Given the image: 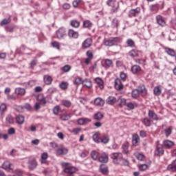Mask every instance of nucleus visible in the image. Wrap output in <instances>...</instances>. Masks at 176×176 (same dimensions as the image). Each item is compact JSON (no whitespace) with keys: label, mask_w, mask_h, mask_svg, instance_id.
<instances>
[{"label":"nucleus","mask_w":176,"mask_h":176,"mask_svg":"<svg viewBox=\"0 0 176 176\" xmlns=\"http://www.w3.org/2000/svg\"><path fill=\"white\" fill-rule=\"evenodd\" d=\"M138 168L140 171H145V170L148 169V164H140L139 165Z\"/></svg>","instance_id":"obj_59"},{"label":"nucleus","mask_w":176,"mask_h":176,"mask_svg":"<svg viewBox=\"0 0 176 176\" xmlns=\"http://www.w3.org/2000/svg\"><path fill=\"white\" fill-rule=\"evenodd\" d=\"M129 56H130V57H138V56H139L138 50H132L129 51Z\"/></svg>","instance_id":"obj_47"},{"label":"nucleus","mask_w":176,"mask_h":176,"mask_svg":"<svg viewBox=\"0 0 176 176\" xmlns=\"http://www.w3.org/2000/svg\"><path fill=\"white\" fill-rule=\"evenodd\" d=\"M6 109H8L6 104L2 103L0 105V113H2L3 112H6Z\"/></svg>","instance_id":"obj_61"},{"label":"nucleus","mask_w":176,"mask_h":176,"mask_svg":"<svg viewBox=\"0 0 176 176\" xmlns=\"http://www.w3.org/2000/svg\"><path fill=\"white\" fill-rule=\"evenodd\" d=\"M72 116V115H71L70 113L63 114V115L60 116V120H63V122L69 120V119H71Z\"/></svg>","instance_id":"obj_49"},{"label":"nucleus","mask_w":176,"mask_h":176,"mask_svg":"<svg viewBox=\"0 0 176 176\" xmlns=\"http://www.w3.org/2000/svg\"><path fill=\"white\" fill-rule=\"evenodd\" d=\"M82 86L87 87L88 89H91L93 84L91 80L85 78V80H82Z\"/></svg>","instance_id":"obj_22"},{"label":"nucleus","mask_w":176,"mask_h":176,"mask_svg":"<svg viewBox=\"0 0 176 176\" xmlns=\"http://www.w3.org/2000/svg\"><path fill=\"white\" fill-rule=\"evenodd\" d=\"M57 155H67L68 153V149L65 147H61L56 150Z\"/></svg>","instance_id":"obj_26"},{"label":"nucleus","mask_w":176,"mask_h":176,"mask_svg":"<svg viewBox=\"0 0 176 176\" xmlns=\"http://www.w3.org/2000/svg\"><path fill=\"white\" fill-rule=\"evenodd\" d=\"M122 153L124 155H129V153H130V151H129V143H125L122 144Z\"/></svg>","instance_id":"obj_36"},{"label":"nucleus","mask_w":176,"mask_h":176,"mask_svg":"<svg viewBox=\"0 0 176 176\" xmlns=\"http://www.w3.org/2000/svg\"><path fill=\"white\" fill-rule=\"evenodd\" d=\"M142 123L145 126V127H151L153 121L149 118V117H145L142 120Z\"/></svg>","instance_id":"obj_11"},{"label":"nucleus","mask_w":176,"mask_h":176,"mask_svg":"<svg viewBox=\"0 0 176 176\" xmlns=\"http://www.w3.org/2000/svg\"><path fill=\"white\" fill-rule=\"evenodd\" d=\"M114 87L116 90H122L123 89V84L119 78L115 80Z\"/></svg>","instance_id":"obj_17"},{"label":"nucleus","mask_w":176,"mask_h":176,"mask_svg":"<svg viewBox=\"0 0 176 176\" xmlns=\"http://www.w3.org/2000/svg\"><path fill=\"white\" fill-rule=\"evenodd\" d=\"M82 129L80 128H74L72 130H70L69 132L72 134H74V135H78V134H79V133H80Z\"/></svg>","instance_id":"obj_55"},{"label":"nucleus","mask_w":176,"mask_h":176,"mask_svg":"<svg viewBox=\"0 0 176 176\" xmlns=\"http://www.w3.org/2000/svg\"><path fill=\"white\" fill-rule=\"evenodd\" d=\"M60 69L63 72H69V71H71V66H69V65H66L63 66Z\"/></svg>","instance_id":"obj_60"},{"label":"nucleus","mask_w":176,"mask_h":176,"mask_svg":"<svg viewBox=\"0 0 176 176\" xmlns=\"http://www.w3.org/2000/svg\"><path fill=\"white\" fill-rule=\"evenodd\" d=\"M154 95L159 96L162 94V87L160 86H156L153 89Z\"/></svg>","instance_id":"obj_38"},{"label":"nucleus","mask_w":176,"mask_h":176,"mask_svg":"<svg viewBox=\"0 0 176 176\" xmlns=\"http://www.w3.org/2000/svg\"><path fill=\"white\" fill-rule=\"evenodd\" d=\"M160 6L159 4H153L150 6V10L151 12H153L154 13H157L159 12Z\"/></svg>","instance_id":"obj_35"},{"label":"nucleus","mask_w":176,"mask_h":176,"mask_svg":"<svg viewBox=\"0 0 176 176\" xmlns=\"http://www.w3.org/2000/svg\"><path fill=\"white\" fill-rule=\"evenodd\" d=\"M83 80L80 77H77L74 80V84L76 85V86H79V85H82Z\"/></svg>","instance_id":"obj_51"},{"label":"nucleus","mask_w":176,"mask_h":176,"mask_svg":"<svg viewBox=\"0 0 176 176\" xmlns=\"http://www.w3.org/2000/svg\"><path fill=\"white\" fill-rule=\"evenodd\" d=\"M78 171V168L74 166L66 167L64 169V172L66 174H75Z\"/></svg>","instance_id":"obj_15"},{"label":"nucleus","mask_w":176,"mask_h":176,"mask_svg":"<svg viewBox=\"0 0 176 176\" xmlns=\"http://www.w3.org/2000/svg\"><path fill=\"white\" fill-rule=\"evenodd\" d=\"M99 170L102 174L104 175H107L109 173V170H108V166L104 165V164H100Z\"/></svg>","instance_id":"obj_20"},{"label":"nucleus","mask_w":176,"mask_h":176,"mask_svg":"<svg viewBox=\"0 0 176 176\" xmlns=\"http://www.w3.org/2000/svg\"><path fill=\"white\" fill-rule=\"evenodd\" d=\"M93 45V39L87 38L82 43V49H89Z\"/></svg>","instance_id":"obj_8"},{"label":"nucleus","mask_w":176,"mask_h":176,"mask_svg":"<svg viewBox=\"0 0 176 176\" xmlns=\"http://www.w3.org/2000/svg\"><path fill=\"white\" fill-rule=\"evenodd\" d=\"M126 45L129 47H135V43H134V41L131 38H129L126 41Z\"/></svg>","instance_id":"obj_53"},{"label":"nucleus","mask_w":176,"mask_h":176,"mask_svg":"<svg viewBox=\"0 0 176 176\" xmlns=\"http://www.w3.org/2000/svg\"><path fill=\"white\" fill-rule=\"evenodd\" d=\"M86 56H87V58H90L91 60H93V58H94V55L93 54V52L91 51H87Z\"/></svg>","instance_id":"obj_63"},{"label":"nucleus","mask_w":176,"mask_h":176,"mask_svg":"<svg viewBox=\"0 0 176 176\" xmlns=\"http://www.w3.org/2000/svg\"><path fill=\"white\" fill-rule=\"evenodd\" d=\"M119 25H120V21H119L118 18L113 19L111 21V27L118 30V28H119Z\"/></svg>","instance_id":"obj_19"},{"label":"nucleus","mask_w":176,"mask_h":176,"mask_svg":"<svg viewBox=\"0 0 176 176\" xmlns=\"http://www.w3.org/2000/svg\"><path fill=\"white\" fill-rule=\"evenodd\" d=\"M104 103L105 102L101 98H96L94 100V104L97 105V107H102Z\"/></svg>","instance_id":"obj_29"},{"label":"nucleus","mask_w":176,"mask_h":176,"mask_svg":"<svg viewBox=\"0 0 176 176\" xmlns=\"http://www.w3.org/2000/svg\"><path fill=\"white\" fill-rule=\"evenodd\" d=\"M37 100L40 101V102H41V104H43V105H45L47 102L46 98H45L43 94H41L37 96Z\"/></svg>","instance_id":"obj_39"},{"label":"nucleus","mask_w":176,"mask_h":176,"mask_svg":"<svg viewBox=\"0 0 176 176\" xmlns=\"http://www.w3.org/2000/svg\"><path fill=\"white\" fill-rule=\"evenodd\" d=\"M109 136L108 135H104L102 138H100V142H102V144H108V142H109Z\"/></svg>","instance_id":"obj_54"},{"label":"nucleus","mask_w":176,"mask_h":176,"mask_svg":"<svg viewBox=\"0 0 176 176\" xmlns=\"http://www.w3.org/2000/svg\"><path fill=\"white\" fill-rule=\"evenodd\" d=\"M51 45L52 47H54V49H56L57 50H60V43L57 41H54L51 43Z\"/></svg>","instance_id":"obj_58"},{"label":"nucleus","mask_w":176,"mask_h":176,"mask_svg":"<svg viewBox=\"0 0 176 176\" xmlns=\"http://www.w3.org/2000/svg\"><path fill=\"white\" fill-rule=\"evenodd\" d=\"M110 157L113 160V164L118 166L120 164V162L123 160V154L122 153H113L110 155Z\"/></svg>","instance_id":"obj_3"},{"label":"nucleus","mask_w":176,"mask_h":176,"mask_svg":"<svg viewBox=\"0 0 176 176\" xmlns=\"http://www.w3.org/2000/svg\"><path fill=\"white\" fill-rule=\"evenodd\" d=\"M13 109H14V111H16V112H19V113H23V112H24L23 106L14 105Z\"/></svg>","instance_id":"obj_45"},{"label":"nucleus","mask_w":176,"mask_h":176,"mask_svg":"<svg viewBox=\"0 0 176 176\" xmlns=\"http://www.w3.org/2000/svg\"><path fill=\"white\" fill-rule=\"evenodd\" d=\"M156 22L157 23L160 25V27H165L166 25V21L162 15H157L156 17Z\"/></svg>","instance_id":"obj_12"},{"label":"nucleus","mask_w":176,"mask_h":176,"mask_svg":"<svg viewBox=\"0 0 176 176\" xmlns=\"http://www.w3.org/2000/svg\"><path fill=\"white\" fill-rule=\"evenodd\" d=\"M138 90L139 91V94H142V96L144 97L148 94V89H146V87L144 85H140L138 87Z\"/></svg>","instance_id":"obj_13"},{"label":"nucleus","mask_w":176,"mask_h":176,"mask_svg":"<svg viewBox=\"0 0 176 176\" xmlns=\"http://www.w3.org/2000/svg\"><path fill=\"white\" fill-rule=\"evenodd\" d=\"M6 121L8 124H13V123H14L13 116H12L11 115H8L6 116Z\"/></svg>","instance_id":"obj_50"},{"label":"nucleus","mask_w":176,"mask_h":176,"mask_svg":"<svg viewBox=\"0 0 176 176\" xmlns=\"http://www.w3.org/2000/svg\"><path fill=\"white\" fill-rule=\"evenodd\" d=\"M66 34L67 32L64 28H60L56 31V36L58 39H63Z\"/></svg>","instance_id":"obj_9"},{"label":"nucleus","mask_w":176,"mask_h":176,"mask_svg":"<svg viewBox=\"0 0 176 176\" xmlns=\"http://www.w3.org/2000/svg\"><path fill=\"white\" fill-rule=\"evenodd\" d=\"M12 22V19L9 17L8 19H4L0 22L1 27H3V25H8V24H10Z\"/></svg>","instance_id":"obj_37"},{"label":"nucleus","mask_w":176,"mask_h":176,"mask_svg":"<svg viewBox=\"0 0 176 176\" xmlns=\"http://www.w3.org/2000/svg\"><path fill=\"white\" fill-rule=\"evenodd\" d=\"M68 86H69V84L68 83V82H65V81L61 82L59 85V87L62 90H67V89H68Z\"/></svg>","instance_id":"obj_44"},{"label":"nucleus","mask_w":176,"mask_h":176,"mask_svg":"<svg viewBox=\"0 0 176 176\" xmlns=\"http://www.w3.org/2000/svg\"><path fill=\"white\" fill-rule=\"evenodd\" d=\"M122 42L120 37H111L104 41V46L111 47V46H118V43Z\"/></svg>","instance_id":"obj_2"},{"label":"nucleus","mask_w":176,"mask_h":176,"mask_svg":"<svg viewBox=\"0 0 176 176\" xmlns=\"http://www.w3.org/2000/svg\"><path fill=\"white\" fill-rule=\"evenodd\" d=\"M43 80L45 85H52V82H53V78L49 75H45L44 76Z\"/></svg>","instance_id":"obj_28"},{"label":"nucleus","mask_w":176,"mask_h":176,"mask_svg":"<svg viewBox=\"0 0 176 176\" xmlns=\"http://www.w3.org/2000/svg\"><path fill=\"white\" fill-rule=\"evenodd\" d=\"M68 36L69 38H73L74 39H78L79 37V33L75 32V30L70 29L68 31Z\"/></svg>","instance_id":"obj_16"},{"label":"nucleus","mask_w":176,"mask_h":176,"mask_svg":"<svg viewBox=\"0 0 176 176\" xmlns=\"http://www.w3.org/2000/svg\"><path fill=\"white\" fill-rule=\"evenodd\" d=\"M164 133H165L166 138H168V137H170V135H171V134L173 133V126H169V127L166 128L164 130Z\"/></svg>","instance_id":"obj_41"},{"label":"nucleus","mask_w":176,"mask_h":176,"mask_svg":"<svg viewBox=\"0 0 176 176\" xmlns=\"http://www.w3.org/2000/svg\"><path fill=\"white\" fill-rule=\"evenodd\" d=\"M155 156H163L164 155V149H163V145L158 144L154 152Z\"/></svg>","instance_id":"obj_6"},{"label":"nucleus","mask_w":176,"mask_h":176,"mask_svg":"<svg viewBox=\"0 0 176 176\" xmlns=\"http://www.w3.org/2000/svg\"><path fill=\"white\" fill-rule=\"evenodd\" d=\"M47 157H49V155L47 153H43L41 154V163L42 164H45L46 163V160H47Z\"/></svg>","instance_id":"obj_48"},{"label":"nucleus","mask_w":176,"mask_h":176,"mask_svg":"<svg viewBox=\"0 0 176 176\" xmlns=\"http://www.w3.org/2000/svg\"><path fill=\"white\" fill-rule=\"evenodd\" d=\"M106 5L110 8L111 13H118L120 9V5L118 0H107Z\"/></svg>","instance_id":"obj_1"},{"label":"nucleus","mask_w":176,"mask_h":176,"mask_svg":"<svg viewBox=\"0 0 176 176\" xmlns=\"http://www.w3.org/2000/svg\"><path fill=\"white\" fill-rule=\"evenodd\" d=\"M104 118V115L101 112H98L94 115V120H102Z\"/></svg>","instance_id":"obj_42"},{"label":"nucleus","mask_w":176,"mask_h":176,"mask_svg":"<svg viewBox=\"0 0 176 176\" xmlns=\"http://www.w3.org/2000/svg\"><path fill=\"white\" fill-rule=\"evenodd\" d=\"M141 13V8L138 7L135 9H131L129 10V16L130 17H138Z\"/></svg>","instance_id":"obj_5"},{"label":"nucleus","mask_w":176,"mask_h":176,"mask_svg":"<svg viewBox=\"0 0 176 176\" xmlns=\"http://www.w3.org/2000/svg\"><path fill=\"white\" fill-rule=\"evenodd\" d=\"M70 25L74 28H79L80 26V22L78 21V20H72L70 21Z\"/></svg>","instance_id":"obj_40"},{"label":"nucleus","mask_w":176,"mask_h":176,"mask_svg":"<svg viewBox=\"0 0 176 176\" xmlns=\"http://www.w3.org/2000/svg\"><path fill=\"white\" fill-rule=\"evenodd\" d=\"M30 65V68L34 69L35 65H36V59L32 60Z\"/></svg>","instance_id":"obj_64"},{"label":"nucleus","mask_w":176,"mask_h":176,"mask_svg":"<svg viewBox=\"0 0 176 176\" xmlns=\"http://www.w3.org/2000/svg\"><path fill=\"white\" fill-rule=\"evenodd\" d=\"M60 104L63 105V107H65V108H69L71 105H72V103L71 102V100H62L60 101Z\"/></svg>","instance_id":"obj_30"},{"label":"nucleus","mask_w":176,"mask_h":176,"mask_svg":"<svg viewBox=\"0 0 176 176\" xmlns=\"http://www.w3.org/2000/svg\"><path fill=\"white\" fill-rule=\"evenodd\" d=\"M58 112H60V106L56 105L53 108V113L54 115H58Z\"/></svg>","instance_id":"obj_62"},{"label":"nucleus","mask_w":176,"mask_h":176,"mask_svg":"<svg viewBox=\"0 0 176 176\" xmlns=\"http://www.w3.org/2000/svg\"><path fill=\"white\" fill-rule=\"evenodd\" d=\"M91 157L93 160H98V157H100V153L96 151H93L91 153Z\"/></svg>","instance_id":"obj_43"},{"label":"nucleus","mask_w":176,"mask_h":176,"mask_svg":"<svg viewBox=\"0 0 176 176\" xmlns=\"http://www.w3.org/2000/svg\"><path fill=\"white\" fill-rule=\"evenodd\" d=\"M91 120L90 118H82L78 120V124L80 126H85V124H87V123H90Z\"/></svg>","instance_id":"obj_14"},{"label":"nucleus","mask_w":176,"mask_h":176,"mask_svg":"<svg viewBox=\"0 0 176 176\" xmlns=\"http://www.w3.org/2000/svg\"><path fill=\"white\" fill-rule=\"evenodd\" d=\"M168 170H172V171H176V159L169 164L167 167Z\"/></svg>","instance_id":"obj_46"},{"label":"nucleus","mask_w":176,"mask_h":176,"mask_svg":"<svg viewBox=\"0 0 176 176\" xmlns=\"http://www.w3.org/2000/svg\"><path fill=\"white\" fill-rule=\"evenodd\" d=\"M98 162L102 163V164H107L109 161V157H108V154L106 153H102L98 157Z\"/></svg>","instance_id":"obj_7"},{"label":"nucleus","mask_w":176,"mask_h":176,"mask_svg":"<svg viewBox=\"0 0 176 176\" xmlns=\"http://www.w3.org/2000/svg\"><path fill=\"white\" fill-rule=\"evenodd\" d=\"M148 117L153 121L155 120L156 122H157V120H160V118H159V116H157V114H156V113H155L153 110H148Z\"/></svg>","instance_id":"obj_10"},{"label":"nucleus","mask_w":176,"mask_h":176,"mask_svg":"<svg viewBox=\"0 0 176 176\" xmlns=\"http://www.w3.org/2000/svg\"><path fill=\"white\" fill-rule=\"evenodd\" d=\"M11 166L12 164H10L9 161H6L3 164V168H4V170H11Z\"/></svg>","instance_id":"obj_52"},{"label":"nucleus","mask_w":176,"mask_h":176,"mask_svg":"<svg viewBox=\"0 0 176 176\" xmlns=\"http://www.w3.org/2000/svg\"><path fill=\"white\" fill-rule=\"evenodd\" d=\"M140 96V92L138 89H133L131 92V96L133 98H137Z\"/></svg>","instance_id":"obj_57"},{"label":"nucleus","mask_w":176,"mask_h":176,"mask_svg":"<svg viewBox=\"0 0 176 176\" xmlns=\"http://www.w3.org/2000/svg\"><path fill=\"white\" fill-rule=\"evenodd\" d=\"M133 156H135V157H136V159L138 160H140V162H143V160H145L144 155L140 152L134 153Z\"/></svg>","instance_id":"obj_25"},{"label":"nucleus","mask_w":176,"mask_h":176,"mask_svg":"<svg viewBox=\"0 0 176 176\" xmlns=\"http://www.w3.org/2000/svg\"><path fill=\"white\" fill-rule=\"evenodd\" d=\"M131 71L132 74H137L139 72H141V67H140V65H134L133 66L131 67Z\"/></svg>","instance_id":"obj_21"},{"label":"nucleus","mask_w":176,"mask_h":176,"mask_svg":"<svg viewBox=\"0 0 176 176\" xmlns=\"http://www.w3.org/2000/svg\"><path fill=\"white\" fill-rule=\"evenodd\" d=\"M163 144L165 148H171V146H174V142L169 140H166L163 142Z\"/></svg>","instance_id":"obj_31"},{"label":"nucleus","mask_w":176,"mask_h":176,"mask_svg":"<svg viewBox=\"0 0 176 176\" xmlns=\"http://www.w3.org/2000/svg\"><path fill=\"white\" fill-rule=\"evenodd\" d=\"M140 142V136L138 134H134L132 136V144L133 146H138Z\"/></svg>","instance_id":"obj_18"},{"label":"nucleus","mask_w":176,"mask_h":176,"mask_svg":"<svg viewBox=\"0 0 176 176\" xmlns=\"http://www.w3.org/2000/svg\"><path fill=\"white\" fill-rule=\"evenodd\" d=\"M28 167L31 171H34L38 167V161L36 159L32 157L30 158L28 162Z\"/></svg>","instance_id":"obj_4"},{"label":"nucleus","mask_w":176,"mask_h":176,"mask_svg":"<svg viewBox=\"0 0 176 176\" xmlns=\"http://www.w3.org/2000/svg\"><path fill=\"white\" fill-rule=\"evenodd\" d=\"M15 93L18 96H24L25 94V89L21 88V87H18L15 89Z\"/></svg>","instance_id":"obj_34"},{"label":"nucleus","mask_w":176,"mask_h":176,"mask_svg":"<svg viewBox=\"0 0 176 176\" xmlns=\"http://www.w3.org/2000/svg\"><path fill=\"white\" fill-rule=\"evenodd\" d=\"M82 26L84 28H88L90 30L93 27V23L89 20H85L83 21Z\"/></svg>","instance_id":"obj_32"},{"label":"nucleus","mask_w":176,"mask_h":176,"mask_svg":"<svg viewBox=\"0 0 176 176\" xmlns=\"http://www.w3.org/2000/svg\"><path fill=\"white\" fill-rule=\"evenodd\" d=\"M16 120L18 124H23L25 120V117L23 115H18L16 116Z\"/></svg>","instance_id":"obj_23"},{"label":"nucleus","mask_w":176,"mask_h":176,"mask_svg":"<svg viewBox=\"0 0 176 176\" xmlns=\"http://www.w3.org/2000/svg\"><path fill=\"white\" fill-rule=\"evenodd\" d=\"M95 82L98 84L100 90H102V89H104V80H102L101 78L98 77L95 78Z\"/></svg>","instance_id":"obj_27"},{"label":"nucleus","mask_w":176,"mask_h":176,"mask_svg":"<svg viewBox=\"0 0 176 176\" xmlns=\"http://www.w3.org/2000/svg\"><path fill=\"white\" fill-rule=\"evenodd\" d=\"M116 101L117 99L114 96H109L106 100V102L108 105H113V104L116 103Z\"/></svg>","instance_id":"obj_24"},{"label":"nucleus","mask_w":176,"mask_h":176,"mask_svg":"<svg viewBox=\"0 0 176 176\" xmlns=\"http://www.w3.org/2000/svg\"><path fill=\"white\" fill-rule=\"evenodd\" d=\"M106 68H111L113 65V61L112 60L107 58L103 60Z\"/></svg>","instance_id":"obj_33"},{"label":"nucleus","mask_w":176,"mask_h":176,"mask_svg":"<svg viewBox=\"0 0 176 176\" xmlns=\"http://www.w3.org/2000/svg\"><path fill=\"white\" fill-rule=\"evenodd\" d=\"M92 138L94 142H96L97 144H100V142H101V138H99L97 133L94 134Z\"/></svg>","instance_id":"obj_56"}]
</instances>
